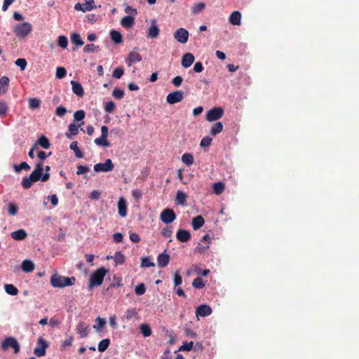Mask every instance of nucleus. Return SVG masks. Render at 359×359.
I'll return each mask as SVG.
<instances>
[{
    "instance_id": "59",
    "label": "nucleus",
    "mask_w": 359,
    "mask_h": 359,
    "mask_svg": "<svg viewBox=\"0 0 359 359\" xmlns=\"http://www.w3.org/2000/svg\"><path fill=\"white\" fill-rule=\"evenodd\" d=\"M67 113V109L65 107L60 106L55 109V114L59 117H62Z\"/></svg>"
},
{
    "instance_id": "11",
    "label": "nucleus",
    "mask_w": 359,
    "mask_h": 359,
    "mask_svg": "<svg viewBox=\"0 0 359 359\" xmlns=\"http://www.w3.org/2000/svg\"><path fill=\"white\" fill-rule=\"evenodd\" d=\"M189 32L184 28H179L174 33V38L181 43H185L189 39Z\"/></svg>"
},
{
    "instance_id": "60",
    "label": "nucleus",
    "mask_w": 359,
    "mask_h": 359,
    "mask_svg": "<svg viewBox=\"0 0 359 359\" xmlns=\"http://www.w3.org/2000/svg\"><path fill=\"white\" fill-rule=\"evenodd\" d=\"M212 140V139L210 137H208V136L204 137L201 140L200 146L201 147H208L211 144Z\"/></svg>"
},
{
    "instance_id": "10",
    "label": "nucleus",
    "mask_w": 359,
    "mask_h": 359,
    "mask_svg": "<svg viewBox=\"0 0 359 359\" xmlns=\"http://www.w3.org/2000/svg\"><path fill=\"white\" fill-rule=\"evenodd\" d=\"M160 34V29L155 19L151 20V25L147 29V37L148 39H156Z\"/></svg>"
},
{
    "instance_id": "44",
    "label": "nucleus",
    "mask_w": 359,
    "mask_h": 359,
    "mask_svg": "<svg viewBox=\"0 0 359 359\" xmlns=\"http://www.w3.org/2000/svg\"><path fill=\"white\" fill-rule=\"evenodd\" d=\"M205 7V5L204 3H198L196 4H195L192 8H191V12L192 13L194 14H196L201 11H202Z\"/></svg>"
},
{
    "instance_id": "14",
    "label": "nucleus",
    "mask_w": 359,
    "mask_h": 359,
    "mask_svg": "<svg viewBox=\"0 0 359 359\" xmlns=\"http://www.w3.org/2000/svg\"><path fill=\"white\" fill-rule=\"evenodd\" d=\"M177 239L180 242H187L191 238V233L187 230L179 229L176 233Z\"/></svg>"
},
{
    "instance_id": "24",
    "label": "nucleus",
    "mask_w": 359,
    "mask_h": 359,
    "mask_svg": "<svg viewBox=\"0 0 359 359\" xmlns=\"http://www.w3.org/2000/svg\"><path fill=\"white\" fill-rule=\"evenodd\" d=\"M205 223V220L203 217L201 215H198L193 218L192 219V227L194 230L199 229L201 227L203 226Z\"/></svg>"
},
{
    "instance_id": "25",
    "label": "nucleus",
    "mask_w": 359,
    "mask_h": 359,
    "mask_svg": "<svg viewBox=\"0 0 359 359\" xmlns=\"http://www.w3.org/2000/svg\"><path fill=\"white\" fill-rule=\"evenodd\" d=\"M187 198V195L184 192L182 191H177L175 197V203L180 205H184L186 203Z\"/></svg>"
},
{
    "instance_id": "50",
    "label": "nucleus",
    "mask_w": 359,
    "mask_h": 359,
    "mask_svg": "<svg viewBox=\"0 0 359 359\" xmlns=\"http://www.w3.org/2000/svg\"><path fill=\"white\" fill-rule=\"evenodd\" d=\"M114 261L117 264H122L125 262V257L121 252H117L114 255Z\"/></svg>"
},
{
    "instance_id": "52",
    "label": "nucleus",
    "mask_w": 359,
    "mask_h": 359,
    "mask_svg": "<svg viewBox=\"0 0 359 359\" xmlns=\"http://www.w3.org/2000/svg\"><path fill=\"white\" fill-rule=\"evenodd\" d=\"M146 292V287L144 283L137 285L135 289V292L137 295H142Z\"/></svg>"
},
{
    "instance_id": "1",
    "label": "nucleus",
    "mask_w": 359,
    "mask_h": 359,
    "mask_svg": "<svg viewBox=\"0 0 359 359\" xmlns=\"http://www.w3.org/2000/svg\"><path fill=\"white\" fill-rule=\"evenodd\" d=\"M76 278L74 276L66 277L60 276L57 273L53 274L50 278V285L53 287L57 288L74 285L76 283Z\"/></svg>"
},
{
    "instance_id": "16",
    "label": "nucleus",
    "mask_w": 359,
    "mask_h": 359,
    "mask_svg": "<svg viewBox=\"0 0 359 359\" xmlns=\"http://www.w3.org/2000/svg\"><path fill=\"white\" fill-rule=\"evenodd\" d=\"M194 62V56L190 53H185L182 58V66L184 68L189 67Z\"/></svg>"
},
{
    "instance_id": "30",
    "label": "nucleus",
    "mask_w": 359,
    "mask_h": 359,
    "mask_svg": "<svg viewBox=\"0 0 359 359\" xmlns=\"http://www.w3.org/2000/svg\"><path fill=\"white\" fill-rule=\"evenodd\" d=\"M71 41L76 46H81L84 43L83 41L81 38L80 34L76 32L71 34Z\"/></svg>"
},
{
    "instance_id": "33",
    "label": "nucleus",
    "mask_w": 359,
    "mask_h": 359,
    "mask_svg": "<svg viewBox=\"0 0 359 359\" xmlns=\"http://www.w3.org/2000/svg\"><path fill=\"white\" fill-rule=\"evenodd\" d=\"M77 330L78 332L80 334L81 337H86L88 334V327L86 325V323L83 322L79 323V325H77Z\"/></svg>"
},
{
    "instance_id": "5",
    "label": "nucleus",
    "mask_w": 359,
    "mask_h": 359,
    "mask_svg": "<svg viewBox=\"0 0 359 359\" xmlns=\"http://www.w3.org/2000/svg\"><path fill=\"white\" fill-rule=\"evenodd\" d=\"M43 168L41 163H37L34 170L32 172L29 177H25L23 180H48L50 175L48 172L43 174Z\"/></svg>"
},
{
    "instance_id": "54",
    "label": "nucleus",
    "mask_w": 359,
    "mask_h": 359,
    "mask_svg": "<svg viewBox=\"0 0 359 359\" xmlns=\"http://www.w3.org/2000/svg\"><path fill=\"white\" fill-rule=\"evenodd\" d=\"M124 74V69L122 67H116L112 74L113 77L121 79Z\"/></svg>"
},
{
    "instance_id": "62",
    "label": "nucleus",
    "mask_w": 359,
    "mask_h": 359,
    "mask_svg": "<svg viewBox=\"0 0 359 359\" xmlns=\"http://www.w3.org/2000/svg\"><path fill=\"white\" fill-rule=\"evenodd\" d=\"M74 9L76 10V11H82L83 12L91 11V8L90 7H87V6H84L83 4H79V3H77V4H75Z\"/></svg>"
},
{
    "instance_id": "31",
    "label": "nucleus",
    "mask_w": 359,
    "mask_h": 359,
    "mask_svg": "<svg viewBox=\"0 0 359 359\" xmlns=\"http://www.w3.org/2000/svg\"><path fill=\"white\" fill-rule=\"evenodd\" d=\"M223 130V124L222 122L218 121L214 123L210 130V134L212 136H215L217 134L222 132Z\"/></svg>"
},
{
    "instance_id": "20",
    "label": "nucleus",
    "mask_w": 359,
    "mask_h": 359,
    "mask_svg": "<svg viewBox=\"0 0 359 359\" xmlns=\"http://www.w3.org/2000/svg\"><path fill=\"white\" fill-rule=\"evenodd\" d=\"M9 86V79L8 77L4 76L0 78V95L5 94Z\"/></svg>"
},
{
    "instance_id": "38",
    "label": "nucleus",
    "mask_w": 359,
    "mask_h": 359,
    "mask_svg": "<svg viewBox=\"0 0 359 359\" xmlns=\"http://www.w3.org/2000/svg\"><path fill=\"white\" fill-rule=\"evenodd\" d=\"M69 147L74 151L75 156L77 158H82L83 156V152L78 147L76 141L72 142Z\"/></svg>"
},
{
    "instance_id": "46",
    "label": "nucleus",
    "mask_w": 359,
    "mask_h": 359,
    "mask_svg": "<svg viewBox=\"0 0 359 359\" xmlns=\"http://www.w3.org/2000/svg\"><path fill=\"white\" fill-rule=\"evenodd\" d=\"M194 342H184L183 344L179 348L178 351H189L193 348Z\"/></svg>"
},
{
    "instance_id": "43",
    "label": "nucleus",
    "mask_w": 359,
    "mask_h": 359,
    "mask_svg": "<svg viewBox=\"0 0 359 359\" xmlns=\"http://www.w3.org/2000/svg\"><path fill=\"white\" fill-rule=\"evenodd\" d=\"M18 211V207L13 203H8V212L10 215L15 216L17 215Z\"/></svg>"
},
{
    "instance_id": "26",
    "label": "nucleus",
    "mask_w": 359,
    "mask_h": 359,
    "mask_svg": "<svg viewBox=\"0 0 359 359\" xmlns=\"http://www.w3.org/2000/svg\"><path fill=\"white\" fill-rule=\"evenodd\" d=\"M84 123L82 122L79 125H76L75 123H72L69 125V133L66 134V137L69 139L72 138V135H76L79 133V127L83 125Z\"/></svg>"
},
{
    "instance_id": "27",
    "label": "nucleus",
    "mask_w": 359,
    "mask_h": 359,
    "mask_svg": "<svg viewBox=\"0 0 359 359\" xmlns=\"http://www.w3.org/2000/svg\"><path fill=\"white\" fill-rule=\"evenodd\" d=\"M22 269L26 273L32 272L34 270V264L29 260H24L22 264Z\"/></svg>"
},
{
    "instance_id": "7",
    "label": "nucleus",
    "mask_w": 359,
    "mask_h": 359,
    "mask_svg": "<svg viewBox=\"0 0 359 359\" xmlns=\"http://www.w3.org/2000/svg\"><path fill=\"white\" fill-rule=\"evenodd\" d=\"M114 165L111 159H107L104 163H99L94 165V170L99 172H109L114 169Z\"/></svg>"
},
{
    "instance_id": "41",
    "label": "nucleus",
    "mask_w": 359,
    "mask_h": 359,
    "mask_svg": "<svg viewBox=\"0 0 359 359\" xmlns=\"http://www.w3.org/2000/svg\"><path fill=\"white\" fill-rule=\"evenodd\" d=\"M13 168L16 172H19L22 170H29L30 169V166L26 162H22L19 165H14Z\"/></svg>"
},
{
    "instance_id": "13",
    "label": "nucleus",
    "mask_w": 359,
    "mask_h": 359,
    "mask_svg": "<svg viewBox=\"0 0 359 359\" xmlns=\"http://www.w3.org/2000/svg\"><path fill=\"white\" fill-rule=\"evenodd\" d=\"M212 313V309L210 306L203 304L197 307L196 314L202 317L208 316Z\"/></svg>"
},
{
    "instance_id": "6",
    "label": "nucleus",
    "mask_w": 359,
    "mask_h": 359,
    "mask_svg": "<svg viewBox=\"0 0 359 359\" xmlns=\"http://www.w3.org/2000/svg\"><path fill=\"white\" fill-rule=\"evenodd\" d=\"M48 347V342L43 338L39 337L37 341V346L34 349V355L37 357L44 356Z\"/></svg>"
},
{
    "instance_id": "22",
    "label": "nucleus",
    "mask_w": 359,
    "mask_h": 359,
    "mask_svg": "<svg viewBox=\"0 0 359 359\" xmlns=\"http://www.w3.org/2000/svg\"><path fill=\"white\" fill-rule=\"evenodd\" d=\"M241 20V13L239 11H233L229 17V22L232 25H240Z\"/></svg>"
},
{
    "instance_id": "55",
    "label": "nucleus",
    "mask_w": 359,
    "mask_h": 359,
    "mask_svg": "<svg viewBox=\"0 0 359 359\" xmlns=\"http://www.w3.org/2000/svg\"><path fill=\"white\" fill-rule=\"evenodd\" d=\"M8 109V107L4 101H0V117L4 116Z\"/></svg>"
},
{
    "instance_id": "56",
    "label": "nucleus",
    "mask_w": 359,
    "mask_h": 359,
    "mask_svg": "<svg viewBox=\"0 0 359 359\" xmlns=\"http://www.w3.org/2000/svg\"><path fill=\"white\" fill-rule=\"evenodd\" d=\"M137 314L135 309H129L126 312V318L128 320H131Z\"/></svg>"
},
{
    "instance_id": "61",
    "label": "nucleus",
    "mask_w": 359,
    "mask_h": 359,
    "mask_svg": "<svg viewBox=\"0 0 359 359\" xmlns=\"http://www.w3.org/2000/svg\"><path fill=\"white\" fill-rule=\"evenodd\" d=\"M115 109V104L114 102L110 101L105 104L104 105V110L107 113H111Z\"/></svg>"
},
{
    "instance_id": "35",
    "label": "nucleus",
    "mask_w": 359,
    "mask_h": 359,
    "mask_svg": "<svg viewBox=\"0 0 359 359\" xmlns=\"http://www.w3.org/2000/svg\"><path fill=\"white\" fill-rule=\"evenodd\" d=\"M4 289L8 294L14 296L18 294V288L12 284H6L4 285Z\"/></svg>"
},
{
    "instance_id": "9",
    "label": "nucleus",
    "mask_w": 359,
    "mask_h": 359,
    "mask_svg": "<svg viewBox=\"0 0 359 359\" xmlns=\"http://www.w3.org/2000/svg\"><path fill=\"white\" fill-rule=\"evenodd\" d=\"M160 218L165 224L172 223L176 218L175 212L172 209H165L160 215Z\"/></svg>"
},
{
    "instance_id": "42",
    "label": "nucleus",
    "mask_w": 359,
    "mask_h": 359,
    "mask_svg": "<svg viewBox=\"0 0 359 359\" xmlns=\"http://www.w3.org/2000/svg\"><path fill=\"white\" fill-rule=\"evenodd\" d=\"M57 43H58V46H60L61 48H66L68 46V39L64 35L59 36L58 39H57Z\"/></svg>"
},
{
    "instance_id": "58",
    "label": "nucleus",
    "mask_w": 359,
    "mask_h": 359,
    "mask_svg": "<svg viewBox=\"0 0 359 359\" xmlns=\"http://www.w3.org/2000/svg\"><path fill=\"white\" fill-rule=\"evenodd\" d=\"M123 283H122V280L121 278H118V277H116L114 276V283H111L109 287L107 288V290L110 288V287H121V286H123Z\"/></svg>"
},
{
    "instance_id": "23",
    "label": "nucleus",
    "mask_w": 359,
    "mask_h": 359,
    "mask_svg": "<svg viewBox=\"0 0 359 359\" xmlns=\"http://www.w3.org/2000/svg\"><path fill=\"white\" fill-rule=\"evenodd\" d=\"M11 236V238L14 240L22 241L27 237V233L24 229H21L12 232Z\"/></svg>"
},
{
    "instance_id": "53",
    "label": "nucleus",
    "mask_w": 359,
    "mask_h": 359,
    "mask_svg": "<svg viewBox=\"0 0 359 359\" xmlns=\"http://www.w3.org/2000/svg\"><path fill=\"white\" fill-rule=\"evenodd\" d=\"M173 280H174V285L175 287L182 284V276H180V272L178 271L174 273Z\"/></svg>"
},
{
    "instance_id": "21",
    "label": "nucleus",
    "mask_w": 359,
    "mask_h": 359,
    "mask_svg": "<svg viewBox=\"0 0 359 359\" xmlns=\"http://www.w3.org/2000/svg\"><path fill=\"white\" fill-rule=\"evenodd\" d=\"M135 24V18L127 15L121 20V25L126 29L131 28Z\"/></svg>"
},
{
    "instance_id": "18",
    "label": "nucleus",
    "mask_w": 359,
    "mask_h": 359,
    "mask_svg": "<svg viewBox=\"0 0 359 359\" xmlns=\"http://www.w3.org/2000/svg\"><path fill=\"white\" fill-rule=\"evenodd\" d=\"M71 84L72 87V91L74 94H76L79 97L83 96V88L78 81H72Z\"/></svg>"
},
{
    "instance_id": "39",
    "label": "nucleus",
    "mask_w": 359,
    "mask_h": 359,
    "mask_svg": "<svg viewBox=\"0 0 359 359\" xmlns=\"http://www.w3.org/2000/svg\"><path fill=\"white\" fill-rule=\"evenodd\" d=\"M182 161L187 165H191L194 163V156L191 154L186 153L182 156Z\"/></svg>"
},
{
    "instance_id": "12",
    "label": "nucleus",
    "mask_w": 359,
    "mask_h": 359,
    "mask_svg": "<svg viewBox=\"0 0 359 359\" xmlns=\"http://www.w3.org/2000/svg\"><path fill=\"white\" fill-rule=\"evenodd\" d=\"M183 92L181 90H176L172 93H170L166 97V101L168 103L170 104H173L177 102H180L183 99Z\"/></svg>"
},
{
    "instance_id": "2",
    "label": "nucleus",
    "mask_w": 359,
    "mask_h": 359,
    "mask_svg": "<svg viewBox=\"0 0 359 359\" xmlns=\"http://www.w3.org/2000/svg\"><path fill=\"white\" fill-rule=\"evenodd\" d=\"M107 272L108 270L104 267L99 268L95 272H93L90 277L89 287L91 288L95 286L101 285Z\"/></svg>"
},
{
    "instance_id": "47",
    "label": "nucleus",
    "mask_w": 359,
    "mask_h": 359,
    "mask_svg": "<svg viewBox=\"0 0 359 359\" xmlns=\"http://www.w3.org/2000/svg\"><path fill=\"white\" fill-rule=\"evenodd\" d=\"M192 285L194 288L201 289L205 286V283L201 278H196L192 282Z\"/></svg>"
},
{
    "instance_id": "40",
    "label": "nucleus",
    "mask_w": 359,
    "mask_h": 359,
    "mask_svg": "<svg viewBox=\"0 0 359 359\" xmlns=\"http://www.w3.org/2000/svg\"><path fill=\"white\" fill-rule=\"evenodd\" d=\"M38 144L43 149H48L50 147V142L47 137L41 135L38 140Z\"/></svg>"
},
{
    "instance_id": "57",
    "label": "nucleus",
    "mask_w": 359,
    "mask_h": 359,
    "mask_svg": "<svg viewBox=\"0 0 359 359\" xmlns=\"http://www.w3.org/2000/svg\"><path fill=\"white\" fill-rule=\"evenodd\" d=\"M112 95L116 98V99H121L124 96V91L123 90H121L119 88H115L113 90Z\"/></svg>"
},
{
    "instance_id": "51",
    "label": "nucleus",
    "mask_w": 359,
    "mask_h": 359,
    "mask_svg": "<svg viewBox=\"0 0 359 359\" xmlns=\"http://www.w3.org/2000/svg\"><path fill=\"white\" fill-rule=\"evenodd\" d=\"M141 266L142 267H150V266H154V263L151 262L150 259L149 257H142L141 259Z\"/></svg>"
},
{
    "instance_id": "4",
    "label": "nucleus",
    "mask_w": 359,
    "mask_h": 359,
    "mask_svg": "<svg viewBox=\"0 0 359 359\" xmlns=\"http://www.w3.org/2000/svg\"><path fill=\"white\" fill-rule=\"evenodd\" d=\"M1 348L3 351H7L9 348H12L15 354L20 352V344L18 340L13 337H6L1 343Z\"/></svg>"
},
{
    "instance_id": "45",
    "label": "nucleus",
    "mask_w": 359,
    "mask_h": 359,
    "mask_svg": "<svg viewBox=\"0 0 359 359\" xmlns=\"http://www.w3.org/2000/svg\"><path fill=\"white\" fill-rule=\"evenodd\" d=\"M86 113L83 110H78L74 114V121H81L84 119Z\"/></svg>"
},
{
    "instance_id": "29",
    "label": "nucleus",
    "mask_w": 359,
    "mask_h": 359,
    "mask_svg": "<svg viewBox=\"0 0 359 359\" xmlns=\"http://www.w3.org/2000/svg\"><path fill=\"white\" fill-rule=\"evenodd\" d=\"M212 189H213V192L215 194L219 195V194H221L224 191V190L225 189V184L222 182L219 181L218 182L214 183L212 184Z\"/></svg>"
},
{
    "instance_id": "19",
    "label": "nucleus",
    "mask_w": 359,
    "mask_h": 359,
    "mask_svg": "<svg viewBox=\"0 0 359 359\" xmlns=\"http://www.w3.org/2000/svg\"><path fill=\"white\" fill-rule=\"evenodd\" d=\"M142 56L140 53L136 52H130L128 55V60L126 62L128 65L130 67L133 63L138 62L142 60Z\"/></svg>"
},
{
    "instance_id": "28",
    "label": "nucleus",
    "mask_w": 359,
    "mask_h": 359,
    "mask_svg": "<svg viewBox=\"0 0 359 359\" xmlns=\"http://www.w3.org/2000/svg\"><path fill=\"white\" fill-rule=\"evenodd\" d=\"M110 36L111 40L116 44H119L123 41V37L121 34L116 30H111L110 32Z\"/></svg>"
},
{
    "instance_id": "36",
    "label": "nucleus",
    "mask_w": 359,
    "mask_h": 359,
    "mask_svg": "<svg viewBox=\"0 0 359 359\" xmlns=\"http://www.w3.org/2000/svg\"><path fill=\"white\" fill-rule=\"evenodd\" d=\"M94 142L97 146H100V147H107L110 146V143L107 140V137H103L102 136H100V137L96 138L94 140Z\"/></svg>"
},
{
    "instance_id": "64",
    "label": "nucleus",
    "mask_w": 359,
    "mask_h": 359,
    "mask_svg": "<svg viewBox=\"0 0 359 359\" xmlns=\"http://www.w3.org/2000/svg\"><path fill=\"white\" fill-rule=\"evenodd\" d=\"M183 81V79L182 78V76H177L175 77H174L172 80V83L176 86V87H179L180 86H181L182 83Z\"/></svg>"
},
{
    "instance_id": "63",
    "label": "nucleus",
    "mask_w": 359,
    "mask_h": 359,
    "mask_svg": "<svg viewBox=\"0 0 359 359\" xmlns=\"http://www.w3.org/2000/svg\"><path fill=\"white\" fill-rule=\"evenodd\" d=\"M15 65L20 67L22 70H24L27 66V61L24 58H19L16 60Z\"/></svg>"
},
{
    "instance_id": "3",
    "label": "nucleus",
    "mask_w": 359,
    "mask_h": 359,
    "mask_svg": "<svg viewBox=\"0 0 359 359\" xmlns=\"http://www.w3.org/2000/svg\"><path fill=\"white\" fill-rule=\"evenodd\" d=\"M32 26L29 22H23L16 25L13 29V32L18 38H25L32 32Z\"/></svg>"
},
{
    "instance_id": "37",
    "label": "nucleus",
    "mask_w": 359,
    "mask_h": 359,
    "mask_svg": "<svg viewBox=\"0 0 359 359\" xmlns=\"http://www.w3.org/2000/svg\"><path fill=\"white\" fill-rule=\"evenodd\" d=\"M110 344V340L109 339H104L101 340L98 344V351L100 352H104L106 351Z\"/></svg>"
},
{
    "instance_id": "32",
    "label": "nucleus",
    "mask_w": 359,
    "mask_h": 359,
    "mask_svg": "<svg viewBox=\"0 0 359 359\" xmlns=\"http://www.w3.org/2000/svg\"><path fill=\"white\" fill-rule=\"evenodd\" d=\"M41 101L39 98L33 97L29 99V108L31 109H39L41 106Z\"/></svg>"
},
{
    "instance_id": "49",
    "label": "nucleus",
    "mask_w": 359,
    "mask_h": 359,
    "mask_svg": "<svg viewBox=\"0 0 359 359\" xmlns=\"http://www.w3.org/2000/svg\"><path fill=\"white\" fill-rule=\"evenodd\" d=\"M99 49V46H95L93 43L88 44L83 48V51L87 53H94Z\"/></svg>"
},
{
    "instance_id": "34",
    "label": "nucleus",
    "mask_w": 359,
    "mask_h": 359,
    "mask_svg": "<svg viewBox=\"0 0 359 359\" xmlns=\"http://www.w3.org/2000/svg\"><path fill=\"white\" fill-rule=\"evenodd\" d=\"M140 332L144 337L151 336V330L149 325L143 323L140 325Z\"/></svg>"
},
{
    "instance_id": "17",
    "label": "nucleus",
    "mask_w": 359,
    "mask_h": 359,
    "mask_svg": "<svg viewBox=\"0 0 359 359\" xmlns=\"http://www.w3.org/2000/svg\"><path fill=\"white\" fill-rule=\"evenodd\" d=\"M170 261V256L169 255L163 252L158 255L157 257V262L158 266L161 268H164L168 266Z\"/></svg>"
},
{
    "instance_id": "48",
    "label": "nucleus",
    "mask_w": 359,
    "mask_h": 359,
    "mask_svg": "<svg viewBox=\"0 0 359 359\" xmlns=\"http://www.w3.org/2000/svg\"><path fill=\"white\" fill-rule=\"evenodd\" d=\"M67 74V71L65 67H59L56 69V77L59 79H63Z\"/></svg>"
},
{
    "instance_id": "8",
    "label": "nucleus",
    "mask_w": 359,
    "mask_h": 359,
    "mask_svg": "<svg viewBox=\"0 0 359 359\" xmlns=\"http://www.w3.org/2000/svg\"><path fill=\"white\" fill-rule=\"evenodd\" d=\"M224 114V110L221 107H215L209 110L206 114V119L208 121H214L220 118Z\"/></svg>"
},
{
    "instance_id": "15",
    "label": "nucleus",
    "mask_w": 359,
    "mask_h": 359,
    "mask_svg": "<svg viewBox=\"0 0 359 359\" xmlns=\"http://www.w3.org/2000/svg\"><path fill=\"white\" fill-rule=\"evenodd\" d=\"M118 215L121 217H125L127 215V203L124 198L121 197L118 202Z\"/></svg>"
}]
</instances>
